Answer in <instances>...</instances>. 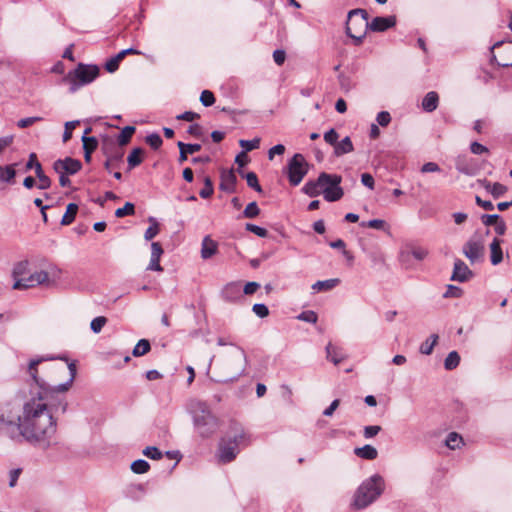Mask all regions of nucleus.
Instances as JSON below:
<instances>
[{
	"mask_svg": "<svg viewBox=\"0 0 512 512\" xmlns=\"http://www.w3.org/2000/svg\"><path fill=\"white\" fill-rule=\"evenodd\" d=\"M320 182H323L321 193L327 202H335L340 200L344 191L340 186L342 177L338 174L320 173Z\"/></svg>",
	"mask_w": 512,
	"mask_h": 512,
	"instance_id": "obj_6",
	"label": "nucleus"
},
{
	"mask_svg": "<svg viewBox=\"0 0 512 512\" xmlns=\"http://www.w3.org/2000/svg\"><path fill=\"white\" fill-rule=\"evenodd\" d=\"M45 358L32 359L28 365V373L37 386L43 391L31 397L23 405V412L15 422L19 434L10 437H23L26 441L38 444L43 448L50 446L56 433L57 424L53 418L52 409L48 406L46 396L48 389L44 380L38 377L37 366Z\"/></svg>",
	"mask_w": 512,
	"mask_h": 512,
	"instance_id": "obj_1",
	"label": "nucleus"
},
{
	"mask_svg": "<svg viewBox=\"0 0 512 512\" xmlns=\"http://www.w3.org/2000/svg\"><path fill=\"white\" fill-rule=\"evenodd\" d=\"M473 276V272L469 269L466 263L460 259L454 262L453 273L451 276L452 281L466 282Z\"/></svg>",
	"mask_w": 512,
	"mask_h": 512,
	"instance_id": "obj_13",
	"label": "nucleus"
},
{
	"mask_svg": "<svg viewBox=\"0 0 512 512\" xmlns=\"http://www.w3.org/2000/svg\"><path fill=\"white\" fill-rule=\"evenodd\" d=\"M460 363V356L456 351H451L444 360L446 370L455 369Z\"/></svg>",
	"mask_w": 512,
	"mask_h": 512,
	"instance_id": "obj_36",
	"label": "nucleus"
},
{
	"mask_svg": "<svg viewBox=\"0 0 512 512\" xmlns=\"http://www.w3.org/2000/svg\"><path fill=\"white\" fill-rule=\"evenodd\" d=\"M369 29L368 13L364 9H353L348 12L346 34L355 45H360Z\"/></svg>",
	"mask_w": 512,
	"mask_h": 512,
	"instance_id": "obj_4",
	"label": "nucleus"
},
{
	"mask_svg": "<svg viewBox=\"0 0 512 512\" xmlns=\"http://www.w3.org/2000/svg\"><path fill=\"white\" fill-rule=\"evenodd\" d=\"M98 75V66L80 63L67 75L65 81L70 84V92H75L79 87L91 83Z\"/></svg>",
	"mask_w": 512,
	"mask_h": 512,
	"instance_id": "obj_5",
	"label": "nucleus"
},
{
	"mask_svg": "<svg viewBox=\"0 0 512 512\" xmlns=\"http://www.w3.org/2000/svg\"><path fill=\"white\" fill-rule=\"evenodd\" d=\"M49 281V275L46 271H35L27 278L17 279L12 288L16 290L27 289L37 285L45 284Z\"/></svg>",
	"mask_w": 512,
	"mask_h": 512,
	"instance_id": "obj_9",
	"label": "nucleus"
},
{
	"mask_svg": "<svg viewBox=\"0 0 512 512\" xmlns=\"http://www.w3.org/2000/svg\"><path fill=\"white\" fill-rule=\"evenodd\" d=\"M361 226L380 230L384 228L385 221L381 219H372L368 222H362Z\"/></svg>",
	"mask_w": 512,
	"mask_h": 512,
	"instance_id": "obj_56",
	"label": "nucleus"
},
{
	"mask_svg": "<svg viewBox=\"0 0 512 512\" xmlns=\"http://www.w3.org/2000/svg\"><path fill=\"white\" fill-rule=\"evenodd\" d=\"M500 218L501 217L498 214H491V215L485 214V215H482L481 221L485 226H492V225H495L500 220Z\"/></svg>",
	"mask_w": 512,
	"mask_h": 512,
	"instance_id": "obj_59",
	"label": "nucleus"
},
{
	"mask_svg": "<svg viewBox=\"0 0 512 512\" xmlns=\"http://www.w3.org/2000/svg\"><path fill=\"white\" fill-rule=\"evenodd\" d=\"M149 468V463L143 459L135 460L131 464V470L136 474L146 473L149 470Z\"/></svg>",
	"mask_w": 512,
	"mask_h": 512,
	"instance_id": "obj_37",
	"label": "nucleus"
},
{
	"mask_svg": "<svg viewBox=\"0 0 512 512\" xmlns=\"http://www.w3.org/2000/svg\"><path fill=\"white\" fill-rule=\"evenodd\" d=\"M470 151L475 155L488 153V148L479 142H472L470 145Z\"/></svg>",
	"mask_w": 512,
	"mask_h": 512,
	"instance_id": "obj_63",
	"label": "nucleus"
},
{
	"mask_svg": "<svg viewBox=\"0 0 512 512\" xmlns=\"http://www.w3.org/2000/svg\"><path fill=\"white\" fill-rule=\"evenodd\" d=\"M2 176L1 180L9 182L15 177V170L12 166H6L5 168H2Z\"/></svg>",
	"mask_w": 512,
	"mask_h": 512,
	"instance_id": "obj_61",
	"label": "nucleus"
},
{
	"mask_svg": "<svg viewBox=\"0 0 512 512\" xmlns=\"http://www.w3.org/2000/svg\"><path fill=\"white\" fill-rule=\"evenodd\" d=\"M135 213V206L131 202H126L125 205L121 208H118L115 211V216L118 218H122L127 215H133Z\"/></svg>",
	"mask_w": 512,
	"mask_h": 512,
	"instance_id": "obj_40",
	"label": "nucleus"
},
{
	"mask_svg": "<svg viewBox=\"0 0 512 512\" xmlns=\"http://www.w3.org/2000/svg\"><path fill=\"white\" fill-rule=\"evenodd\" d=\"M308 170L309 165L305 157L300 153L294 154L287 165V174L290 184L293 186L299 185L308 173Z\"/></svg>",
	"mask_w": 512,
	"mask_h": 512,
	"instance_id": "obj_8",
	"label": "nucleus"
},
{
	"mask_svg": "<svg viewBox=\"0 0 512 512\" xmlns=\"http://www.w3.org/2000/svg\"><path fill=\"white\" fill-rule=\"evenodd\" d=\"M200 102L205 107H210L215 103L214 94L209 90L202 91L200 95Z\"/></svg>",
	"mask_w": 512,
	"mask_h": 512,
	"instance_id": "obj_46",
	"label": "nucleus"
},
{
	"mask_svg": "<svg viewBox=\"0 0 512 512\" xmlns=\"http://www.w3.org/2000/svg\"><path fill=\"white\" fill-rule=\"evenodd\" d=\"M240 295V284L236 282L227 284L222 291L223 298L228 301H233L239 298Z\"/></svg>",
	"mask_w": 512,
	"mask_h": 512,
	"instance_id": "obj_22",
	"label": "nucleus"
},
{
	"mask_svg": "<svg viewBox=\"0 0 512 512\" xmlns=\"http://www.w3.org/2000/svg\"><path fill=\"white\" fill-rule=\"evenodd\" d=\"M218 251V243L213 240L209 235L205 236L201 243V258L204 260L210 259Z\"/></svg>",
	"mask_w": 512,
	"mask_h": 512,
	"instance_id": "obj_17",
	"label": "nucleus"
},
{
	"mask_svg": "<svg viewBox=\"0 0 512 512\" xmlns=\"http://www.w3.org/2000/svg\"><path fill=\"white\" fill-rule=\"evenodd\" d=\"M339 134L334 128L329 129L327 132L324 133V140L326 143L332 145L335 147V145L338 142Z\"/></svg>",
	"mask_w": 512,
	"mask_h": 512,
	"instance_id": "obj_48",
	"label": "nucleus"
},
{
	"mask_svg": "<svg viewBox=\"0 0 512 512\" xmlns=\"http://www.w3.org/2000/svg\"><path fill=\"white\" fill-rule=\"evenodd\" d=\"M252 311L260 318H264L269 314L268 307L262 303L254 304L252 307Z\"/></svg>",
	"mask_w": 512,
	"mask_h": 512,
	"instance_id": "obj_54",
	"label": "nucleus"
},
{
	"mask_svg": "<svg viewBox=\"0 0 512 512\" xmlns=\"http://www.w3.org/2000/svg\"><path fill=\"white\" fill-rule=\"evenodd\" d=\"M462 289L454 286V285H448L446 292L443 294L444 298H459L462 296Z\"/></svg>",
	"mask_w": 512,
	"mask_h": 512,
	"instance_id": "obj_49",
	"label": "nucleus"
},
{
	"mask_svg": "<svg viewBox=\"0 0 512 512\" xmlns=\"http://www.w3.org/2000/svg\"><path fill=\"white\" fill-rule=\"evenodd\" d=\"M68 368L70 370V378L68 379V381L53 387L51 389V392H61V393H63V392H66L70 388V386L72 385V382H73V380L75 378L76 367H75V365L73 363H71V364H69Z\"/></svg>",
	"mask_w": 512,
	"mask_h": 512,
	"instance_id": "obj_31",
	"label": "nucleus"
},
{
	"mask_svg": "<svg viewBox=\"0 0 512 512\" xmlns=\"http://www.w3.org/2000/svg\"><path fill=\"white\" fill-rule=\"evenodd\" d=\"M146 143L153 149H158L161 147L163 141H162V138L160 137L159 134L157 133H152V134H149L147 137H146Z\"/></svg>",
	"mask_w": 512,
	"mask_h": 512,
	"instance_id": "obj_45",
	"label": "nucleus"
},
{
	"mask_svg": "<svg viewBox=\"0 0 512 512\" xmlns=\"http://www.w3.org/2000/svg\"><path fill=\"white\" fill-rule=\"evenodd\" d=\"M326 354L327 359H329L335 365H338L346 358V356L342 353L341 349L333 346L331 343H329L326 346Z\"/></svg>",
	"mask_w": 512,
	"mask_h": 512,
	"instance_id": "obj_25",
	"label": "nucleus"
},
{
	"mask_svg": "<svg viewBox=\"0 0 512 512\" xmlns=\"http://www.w3.org/2000/svg\"><path fill=\"white\" fill-rule=\"evenodd\" d=\"M238 453L239 449L236 445H232L231 441L223 440L219 446L218 460L223 464L229 463L235 459Z\"/></svg>",
	"mask_w": 512,
	"mask_h": 512,
	"instance_id": "obj_12",
	"label": "nucleus"
},
{
	"mask_svg": "<svg viewBox=\"0 0 512 512\" xmlns=\"http://www.w3.org/2000/svg\"><path fill=\"white\" fill-rule=\"evenodd\" d=\"M151 349L150 342L147 339H141L133 348L132 354L134 357H140L147 354Z\"/></svg>",
	"mask_w": 512,
	"mask_h": 512,
	"instance_id": "obj_34",
	"label": "nucleus"
},
{
	"mask_svg": "<svg viewBox=\"0 0 512 512\" xmlns=\"http://www.w3.org/2000/svg\"><path fill=\"white\" fill-rule=\"evenodd\" d=\"M376 120H377V123L382 126V127H386L390 124L391 122V116H390V113L387 112V111H381L377 114V117H376Z\"/></svg>",
	"mask_w": 512,
	"mask_h": 512,
	"instance_id": "obj_55",
	"label": "nucleus"
},
{
	"mask_svg": "<svg viewBox=\"0 0 512 512\" xmlns=\"http://www.w3.org/2000/svg\"><path fill=\"white\" fill-rule=\"evenodd\" d=\"M381 429L382 428L379 425L365 426L364 430H363V436L366 439L373 438V437H375L381 431Z\"/></svg>",
	"mask_w": 512,
	"mask_h": 512,
	"instance_id": "obj_53",
	"label": "nucleus"
},
{
	"mask_svg": "<svg viewBox=\"0 0 512 512\" xmlns=\"http://www.w3.org/2000/svg\"><path fill=\"white\" fill-rule=\"evenodd\" d=\"M501 243L502 240L496 237L489 245L490 261L494 266L500 264L503 261V250L501 248Z\"/></svg>",
	"mask_w": 512,
	"mask_h": 512,
	"instance_id": "obj_18",
	"label": "nucleus"
},
{
	"mask_svg": "<svg viewBox=\"0 0 512 512\" xmlns=\"http://www.w3.org/2000/svg\"><path fill=\"white\" fill-rule=\"evenodd\" d=\"M143 454L153 460H159L162 458L161 451L154 446H148L143 450Z\"/></svg>",
	"mask_w": 512,
	"mask_h": 512,
	"instance_id": "obj_47",
	"label": "nucleus"
},
{
	"mask_svg": "<svg viewBox=\"0 0 512 512\" xmlns=\"http://www.w3.org/2000/svg\"><path fill=\"white\" fill-rule=\"evenodd\" d=\"M27 267H28V262L27 261L20 262V263H18L14 267V269H13V277H14L15 281L17 279H20L19 276L24 274V272L27 269Z\"/></svg>",
	"mask_w": 512,
	"mask_h": 512,
	"instance_id": "obj_62",
	"label": "nucleus"
},
{
	"mask_svg": "<svg viewBox=\"0 0 512 512\" xmlns=\"http://www.w3.org/2000/svg\"><path fill=\"white\" fill-rule=\"evenodd\" d=\"M26 167L28 169L34 168L35 174L37 178L39 179L38 188L41 190H46L50 188L51 186V180L48 176H46L43 172L42 166L40 162L37 160V156L34 153H31L29 156V160L26 164Z\"/></svg>",
	"mask_w": 512,
	"mask_h": 512,
	"instance_id": "obj_11",
	"label": "nucleus"
},
{
	"mask_svg": "<svg viewBox=\"0 0 512 512\" xmlns=\"http://www.w3.org/2000/svg\"><path fill=\"white\" fill-rule=\"evenodd\" d=\"M135 132V127L134 126H126L124 127L118 138H117V141L119 143V145L121 146H124L126 144H128L132 138V135L134 134Z\"/></svg>",
	"mask_w": 512,
	"mask_h": 512,
	"instance_id": "obj_35",
	"label": "nucleus"
},
{
	"mask_svg": "<svg viewBox=\"0 0 512 512\" xmlns=\"http://www.w3.org/2000/svg\"><path fill=\"white\" fill-rule=\"evenodd\" d=\"M384 490V480L380 475H373L364 481L354 497V506L363 509L373 503Z\"/></svg>",
	"mask_w": 512,
	"mask_h": 512,
	"instance_id": "obj_3",
	"label": "nucleus"
},
{
	"mask_svg": "<svg viewBox=\"0 0 512 512\" xmlns=\"http://www.w3.org/2000/svg\"><path fill=\"white\" fill-rule=\"evenodd\" d=\"M90 131L91 128H87L85 130V134L82 137L83 149L84 151H87V153H92L94 150H96L98 146V141L95 137L86 136V134L89 133Z\"/></svg>",
	"mask_w": 512,
	"mask_h": 512,
	"instance_id": "obj_32",
	"label": "nucleus"
},
{
	"mask_svg": "<svg viewBox=\"0 0 512 512\" xmlns=\"http://www.w3.org/2000/svg\"><path fill=\"white\" fill-rule=\"evenodd\" d=\"M440 167L435 162H427L421 167L422 173H433V172H439Z\"/></svg>",
	"mask_w": 512,
	"mask_h": 512,
	"instance_id": "obj_64",
	"label": "nucleus"
},
{
	"mask_svg": "<svg viewBox=\"0 0 512 512\" xmlns=\"http://www.w3.org/2000/svg\"><path fill=\"white\" fill-rule=\"evenodd\" d=\"M245 178H246V181H247V185L256 190L257 192H261L262 191V188L258 182V177L257 175L254 173V172H248L246 173L245 175Z\"/></svg>",
	"mask_w": 512,
	"mask_h": 512,
	"instance_id": "obj_42",
	"label": "nucleus"
},
{
	"mask_svg": "<svg viewBox=\"0 0 512 512\" xmlns=\"http://www.w3.org/2000/svg\"><path fill=\"white\" fill-rule=\"evenodd\" d=\"M229 358L232 362L239 363V365L235 369V375L231 378V380L237 379L245 371V363H246L245 352L243 349L236 347L230 352Z\"/></svg>",
	"mask_w": 512,
	"mask_h": 512,
	"instance_id": "obj_16",
	"label": "nucleus"
},
{
	"mask_svg": "<svg viewBox=\"0 0 512 512\" xmlns=\"http://www.w3.org/2000/svg\"><path fill=\"white\" fill-rule=\"evenodd\" d=\"M259 214H260V209L256 202L249 203L243 211V216L245 218H249V219L255 218Z\"/></svg>",
	"mask_w": 512,
	"mask_h": 512,
	"instance_id": "obj_41",
	"label": "nucleus"
},
{
	"mask_svg": "<svg viewBox=\"0 0 512 512\" xmlns=\"http://www.w3.org/2000/svg\"><path fill=\"white\" fill-rule=\"evenodd\" d=\"M484 188L487 192H489L494 198H499L504 195L507 191V188L498 182L491 183L488 181L484 182Z\"/></svg>",
	"mask_w": 512,
	"mask_h": 512,
	"instance_id": "obj_27",
	"label": "nucleus"
},
{
	"mask_svg": "<svg viewBox=\"0 0 512 512\" xmlns=\"http://www.w3.org/2000/svg\"><path fill=\"white\" fill-rule=\"evenodd\" d=\"M177 146L178 148H184V150L188 153V154H193L195 152H198L201 150V145L200 144H197V143H194V144H186V143H183L181 141H179L177 143Z\"/></svg>",
	"mask_w": 512,
	"mask_h": 512,
	"instance_id": "obj_57",
	"label": "nucleus"
},
{
	"mask_svg": "<svg viewBox=\"0 0 512 512\" xmlns=\"http://www.w3.org/2000/svg\"><path fill=\"white\" fill-rule=\"evenodd\" d=\"M428 250L424 247L415 246L411 249L412 256L419 261L424 260L428 256Z\"/></svg>",
	"mask_w": 512,
	"mask_h": 512,
	"instance_id": "obj_52",
	"label": "nucleus"
},
{
	"mask_svg": "<svg viewBox=\"0 0 512 512\" xmlns=\"http://www.w3.org/2000/svg\"><path fill=\"white\" fill-rule=\"evenodd\" d=\"M239 145L244 149L243 152L247 153L249 151L259 148L260 139L259 138H254L252 140L241 139L239 141Z\"/></svg>",
	"mask_w": 512,
	"mask_h": 512,
	"instance_id": "obj_39",
	"label": "nucleus"
},
{
	"mask_svg": "<svg viewBox=\"0 0 512 512\" xmlns=\"http://www.w3.org/2000/svg\"><path fill=\"white\" fill-rule=\"evenodd\" d=\"M107 323V319L104 316L95 317L91 323L90 328L94 333H100L105 324Z\"/></svg>",
	"mask_w": 512,
	"mask_h": 512,
	"instance_id": "obj_43",
	"label": "nucleus"
},
{
	"mask_svg": "<svg viewBox=\"0 0 512 512\" xmlns=\"http://www.w3.org/2000/svg\"><path fill=\"white\" fill-rule=\"evenodd\" d=\"M79 124V121H68L65 123V130L63 133V141L67 142L72 137V131L75 129V127Z\"/></svg>",
	"mask_w": 512,
	"mask_h": 512,
	"instance_id": "obj_51",
	"label": "nucleus"
},
{
	"mask_svg": "<svg viewBox=\"0 0 512 512\" xmlns=\"http://www.w3.org/2000/svg\"><path fill=\"white\" fill-rule=\"evenodd\" d=\"M121 61L119 60V58L115 55L114 57H112L111 59H109L106 64H105V69L110 72V73H113L115 72L118 68H119V63Z\"/></svg>",
	"mask_w": 512,
	"mask_h": 512,
	"instance_id": "obj_60",
	"label": "nucleus"
},
{
	"mask_svg": "<svg viewBox=\"0 0 512 512\" xmlns=\"http://www.w3.org/2000/svg\"><path fill=\"white\" fill-rule=\"evenodd\" d=\"M354 150L352 140L349 136H346L341 141L337 142L334 147V155L340 157L344 154L351 153Z\"/></svg>",
	"mask_w": 512,
	"mask_h": 512,
	"instance_id": "obj_21",
	"label": "nucleus"
},
{
	"mask_svg": "<svg viewBox=\"0 0 512 512\" xmlns=\"http://www.w3.org/2000/svg\"><path fill=\"white\" fill-rule=\"evenodd\" d=\"M143 149L142 148H134L127 157L128 168L129 170L134 169L139 166L142 159Z\"/></svg>",
	"mask_w": 512,
	"mask_h": 512,
	"instance_id": "obj_28",
	"label": "nucleus"
},
{
	"mask_svg": "<svg viewBox=\"0 0 512 512\" xmlns=\"http://www.w3.org/2000/svg\"><path fill=\"white\" fill-rule=\"evenodd\" d=\"M438 338L439 337L437 334L430 335V337L420 345V353L424 355H430L433 352L435 345L437 344Z\"/></svg>",
	"mask_w": 512,
	"mask_h": 512,
	"instance_id": "obj_29",
	"label": "nucleus"
},
{
	"mask_svg": "<svg viewBox=\"0 0 512 512\" xmlns=\"http://www.w3.org/2000/svg\"><path fill=\"white\" fill-rule=\"evenodd\" d=\"M445 444H446V446L449 449L455 450V449L461 447V445L463 444V439H462V437L458 433L450 432L447 435V438L445 440Z\"/></svg>",
	"mask_w": 512,
	"mask_h": 512,
	"instance_id": "obj_33",
	"label": "nucleus"
},
{
	"mask_svg": "<svg viewBox=\"0 0 512 512\" xmlns=\"http://www.w3.org/2000/svg\"><path fill=\"white\" fill-rule=\"evenodd\" d=\"M245 229L251 233H254L255 235H257L259 237H262V238H265L268 236V231L265 228L260 227L255 224H252V223H247L245 225Z\"/></svg>",
	"mask_w": 512,
	"mask_h": 512,
	"instance_id": "obj_44",
	"label": "nucleus"
},
{
	"mask_svg": "<svg viewBox=\"0 0 512 512\" xmlns=\"http://www.w3.org/2000/svg\"><path fill=\"white\" fill-rule=\"evenodd\" d=\"M43 118L39 116H33V117H27L20 119L17 123L18 127L20 128H26L28 126L33 125L34 123L41 121Z\"/></svg>",
	"mask_w": 512,
	"mask_h": 512,
	"instance_id": "obj_58",
	"label": "nucleus"
},
{
	"mask_svg": "<svg viewBox=\"0 0 512 512\" xmlns=\"http://www.w3.org/2000/svg\"><path fill=\"white\" fill-rule=\"evenodd\" d=\"M462 252L471 264L482 262L485 255L484 236L474 233L463 245Z\"/></svg>",
	"mask_w": 512,
	"mask_h": 512,
	"instance_id": "obj_7",
	"label": "nucleus"
},
{
	"mask_svg": "<svg viewBox=\"0 0 512 512\" xmlns=\"http://www.w3.org/2000/svg\"><path fill=\"white\" fill-rule=\"evenodd\" d=\"M149 221L152 223L145 231L144 238L149 241L153 239L159 233V224L154 218H150Z\"/></svg>",
	"mask_w": 512,
	"mask_h": 512,
	"instance_id": "obj_38",
	"label": "nucleus"
},
{
	"mask_svg": "<svg viewBox=\"0 0 512 512\" xmlns=\"http://www.w3.org/2000/svg\"><path fill=\"white\" fill-rule=\"evenodd\" d=\"M439 103V96L435 91L428 92L422 100V109L425 112H433L437 109Z\"/></svg>",
	"mask_w": 512,
	"mask_h": 512,
	"instance_id": "obj_19",
	"label": "nucleus"
},
{
	"mask_svg": "<svg viewBox=\"0 0 512 512\" xmlns=\"http://www.w3.org/2000/svg\"><path fill=\"white\" fill-rule=\"evenodd\" d=\"M82 168V164L79 160L66 157L64 159H58L53 163V169L57 174H69L74 175Z\"/></svg>",
	"mask_w": 512,
	"mask_h": 512,
	"instance_id": "obj_10",
	"label": "nucleus"
},
{
	"mask_svg": "<svg viewBox=\"0 0 512 512\" xmlns=\"http://www.w3.org/2000/svg\"><path fill=\"white\" fill-rule=\"evenodd\" d=\"M190 412L194 427L201 437H209L216 432L218 419L205 402L193 401L190 404Z\"/></svg>",
	"mask_w": 512,
	"mask_h": 512,
	"instance_id": "obj_2",
	"label": "nucleus"
},
{
	"mask_svg": "<svg viewBox=\"0 0 512 512\" xmlns=\"http://www.w3.org/2000/svg\"><path fill=\"white\" fill-rule=\"evenodd\" d=\"M78 212V205L75 203H69L66 208V212L62 217L61 224L62 225H70L76 217Z\"/></svg>",
	"mask_w": 512,
	"mask_h": 512,
	"instance_id": "obj_30",
	"label": "nucleus"
},
{
	"mask_svg": "<svg viewBox=\"0 0 512 512\" xmlns=\"http://www.w3.org/2000/svg\"><path fill=\"white\" fill-rule=\"evenodd\" d=\"M320 175L316 180H309L302 187V191L309 197H316L321 194L323 182H320Z\"/></svg>",
	"mask_w": 512,
	"mask_h": 512,
	"instance_id": "obj_20",
	"label": "nucleus"
},
{
	"mask_svg": "<svg viewBox=\"0 0 512 512\" xmlns=\"http://www.w3.org/2000/svg\"><path fill=\"white\" fill-rule=\"evenodd\" d=\"M164 253L163 248L159 242H152L151 244V258L147 270L162 272L163 268L160 265V258Z\"/></svg>",
	"mask_w": 512,
	"mask_h": 512,
	"instance_id": "obj_15",
	"label": "nucleus"
},
{
	"mask_svg": "<svg viewBox=\"0 0 512 512\" xmlns=\"http://www.w3.org/2000/svg\"><path fill=\"white\" fill-rule=\"evenodd\" d=\"M396 25V17H375L369 22V29L373 32H384Z\"/></svg>",
	"mask_w": 512,
	"mask_h": 512,
	"instance_id": "obj_14",
	"label": "nucleus"
},
{
	"mask_svg": "<svg viewBox=\"0 0 512 512\" xmlns=\"http://www.w3.org/2000/svg\"><path fill=\"white\" fill-rule=\"evenodd\" d=\"M339 283H340V279H338V278L317 281L312 285V289L315 292L330 291L333 288H335L337 285H339Z\"/></svg>",
	"mask_w": 512,
	"mask_h": 512,
	"instance_id": "obj_26",
	"label": "nucleus"
},
{
	"mask_svg": "<svg viewBox=\"0 0 512 512\" xmlns=\"http://www.w3.org/2000/svg\"><path fill=\"white\" fill-rule=\"evenodd\" d=\"M354 453L356 456L366 460H374L378 456L377 449L369 444L355 448Z\"/></svg>",
	"mask_w": 512,
	"mask_h": 512,
	"instance_id": "obj_23",
	"label": "nucleus"
},
{
	"mask_svg": "<svg viewBox=\"0 0 512 512\" xmlns=\"http://www.w3.org/2000/svg\"><path fill=\"white\" fill-rule=\"evenodd\" d=\"M297 318L308 323H316L318 316L314 311L307 310L300 313Z\"/></svg>",
	"mask_w": 512,
	"mask_h": 512,
	"instance_id": "obj_50",
	"label": "nucleus"
},
{
	"mask_svg": "<svg viewBox=\"0 0 512 512\" xmlns=\"http://www.w3.org/2000/svg\"><path fill=\"white\" fill-rule=\"evenodd\" d=\"M236 182L237 178L233 171L223 173L221 176L220 188L228 192H233L235 189Z\"/></svg>",
	"mask_w": 512,
	"mask_h": 512,
	"instance_id": "obj_24",
	"label": "nucleus"
}]
</instances>
